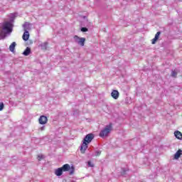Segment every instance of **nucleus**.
<instances>
[{
  "instance_id": "1",
  "label": "nucleus",
  "mask_w": 182,
  "mask_h": 182,
  "mask_svg": "<svg viewBox=\"0 0 182 182\" xmlns=\"http://www.w3.org/2000/svg\"><path fill=\"white\" fill-rule=\"evenodd\" d=\"M95 139V134L90 133L87 134L83 140H82V144H81L80 147V152L82 154H85L86 153V150H87V148L89 147L90 143H92V141Z\"/></svg>"
},
{
  "instance_id": "2",
  "label": "nucleus",
  "mask_w": 182,
  "mask_h": 182,
  "mask_svg": "<svg viewBox=\"0 0 182 182\" xmlns=\"http://www.w3.org/2000/svg\"><path fill=\"white\" fill-rule=\"evenodd\" d=\"M2 31L4 33H0V39H5L6 38V35H11L12 31H14V24L6 21L2 24Z\"/></svg>"
},
{
  "instance_id": "3",
  "label": "nucleus",
  "mask_w": 182,
  "mask_h": 182,
  "mask_svg": "<svg viewBox=\"0 0 182 182\" xmlns=\"http://www.w3.org/2000/svg\"><path fill=\"white\" fill-rule=\"evenodd\" d=\"M113 129V124L109 123L108 125H106L105 129L100 131V137H102V139H105L110 134V132H112Z\"/></svg>"
},
{
  "instance_id": "4",
  "label": "nucleus",
  "mask_w": 182,
  "mask_h": 182,
  "mask_svg": "<svg viewBox=\"0 0 182 182\" xmlns=\"http://www.w3.org/2000/svg\"><path fill=\"white\" fill-rule=\"evenodd\" d=\"M61 169L63 170V171H70V176H72L73 174H74L75 173V167L73 166H72L70 167V165H69L68 164H64L62 167H60Z\"/></svg>"
},
{
  "instance_id": "5",
  "label": "nucleus",
  "mask_w": 182,
  "mask_h": 182,
  "mask_svg": "<svg viewBox=\"0 0 182 182\" xmlns=\"http://www.w3.org/2000/svg\"><path fill=\"white\" fill-rule=\"evenodd\" d=\"M74 41L76 43L80 45V46H85V42H86L85 38H80L77 36H74Z\"/></svg>"
},
{
  "instance_id": "6",
  "label": "nucleus",
  "mask_w": 182,
  "mask_h": 182,
  "mask_svg": "<svg viewBox=\"0 0 182 182\" xmlns=\"http://www.w3.org/2000/svg\"><path fill=\"white\" fill-rule=\"evenodd\" d=\"M40 124H46L48 123V117L45 115H41L38 119Z\"/></svg>"
},
{
  "instance_id": "7",
  "label": "nucleus",
  "mask_w": 182,
  "mask_h": 182,
  "mask_svg": "<svg viewBox=\"0 0 182 182\" xmlns=\"http://www.w3.org/2000/svg\"><path fill=\"white\" fill-rule=\"evenodd\" d=\"M160 35H161V31H158L156 33L155 37L151 41L152 45H156V43L157 42V41H159V38H160Z\"/></svg>"
},
{
  "instance_id": "8",
  "label": "nucleus",
  "mask_w": 182,
  "mask_h": 182,
  "mask_svg": "<svg viewBox=\"0 0 182 182\" xmlns=\"http://www.w3.org/2000/svg\"><path fill=\"white\" fill-rule=\"evenodd\" d=\"M119 91L117 90H113L112 92H111V96L115 100H117L119 99Z\"/></svg>"
},
{
  "instance_id": "9",
  "label": "nucleus",
  "mask_w": 182,
  "mask_h": 182,
  "mask_svg": "<svg viewBox=\"0 0 182 182\" xmlns=\"http://www.w3.org/2000/svg\"><path fill=\"white\" fill-rule=\"evenodd\" d=\"M29 36H31V35L29 34V31L27 30H24V33L23 34V41H25V42H26V41H29Z\"/></svg>"
},
{
  "instance_id": "10",
  "label": "nucleus",
  "mask_w": 182,
  "mask_h": 182,
  "mask_svg": "<svg viewBox=\"0 0 182 182\" xmlns=\"http://www.w3.org/2000/svg\"><path fill=\"white\" fill-rule=\"evenodd\" d=\"M182 156V150L181 149H178L174 154L173 156V159L174 160H178L180 159V157H181Z\"/></svg>"
},
{
  "instance_id": "11",
  "label": "nucleus",
  "mask_w": 182,
  "mask_h": 182,
  "mask_svg": "<svg viewBox=\"0 0 182 182\" xmlns=\"http://www.w3.org/2000/svg\"><path fill=\"white\" fill-rule=\"evenodd\" d=\"M16 14L14 13V14H11L10 16H9V21H7V22H9V23H11V25H14V23L15 22V18H16Z\"/></svg>"
},
{
  "instance_id": "12",
  "label": "nucleus",
  "mask_w": 182,
  "mask_h": 182,
  "mask_svg": "<svg viewBox=\"0 0 182 182\" xmlns=\"http://www.w3.org/2000/svg\"><path fill=\"white\" fill-rule=\"evenodd\" d=\"M127 173H129L128 168H122L121 169V176L122 177H127Z\"/></svg>"
},
{
  "instance_id": "13",
  "label": "nucleus",
  "mask_w": 182,
  "mask_h": 182,
  "mask_svg": "<svg viewBox=\"0 0 182 182\" xmlns=\"http://www.w3.org/2000/svg\"><path fill=\"white\" fill-rule=\"evenodd\" d=\"M55 174L58 177H60V176H62V174H63V171L61 169V168H58L55 170Z\"/></svg>"
},
{
  "instance_id": "14",
  "label": "nucleus",
  "mask_w": 182,
  "mask_h": 182,
  "mask_svg": "<svg viewBox=\"0 0 182 182\" xmlns=\"http://www.w3.org/2000/svg\"><path fill=\"white\" fill-rule=\"evenodd\" d=\"M23 28L24 31H30L31 30V23H29L28 22H25L23 24Z\"/></svg>"
},
{
  "instance_id": "15",
  "label": "nucleus",
  "mask_w": 182,
  "mask_h": 182,
  "mask_svg": "<svg viewBox=\"0 0 182 182\" xmlns=\"http://www.w3.org/2000/svg\"><path fill=\"white\" fill-rule=\"evenodd\" d=\"M15 48H16V42H13L9 46L10 52L14 53L15 52Z\"/></svg>"
},
{
  "instance_id": "16",
  "label": "nucleus",
  "mask_w": 182,
  "mask_h": 182,
  "mask_svg": "<svg viewBox=\"0 0 182 182\" xmlns=\"http://www.w3.org/2000/svg\"><path fill=\"white\" fill-rule=\"evenodd\" d=\"M174 136L178 139V140H182V133L180 132V131H176L174 132Z\"/></svg>"
},
{
  "instance_id": "17",
  "label": "nucleus",
  "mask_w": 182,
  "mask_h": 182,
  "mask_svg": "<svg viewBox=\"0 0 182 182\" xmlns=\"http://www.w3.org/2000/svg\"><path fill=\"white\" fill-rule=\"evenodd\" d=\"M31 53V48L27 47L25 50L23 52L24 56H29V54Z\"/></svg>"
},
{
  "instance_id": "18",
  "label": "nucleus",
  "mask_w": 182,
  "mask_h": 182,
  "mask_svg": "<svg viewBox=\"0 0 182 182\" xmlns=\"http://www.w3.org/2000/svg\"><path fill=\"white\" fill-rule=\"evenodd\" d=\"M40 46L43 50H46L48 49V42L41 43Z\"/></svg>"
},
{
  "instance_id": "19",
  "label": "nucleus",
  "mask_w": 182,
  "mask_h": 182,
  "mask_svg": "<svg viewBox=\"0 0 182 182\" xmlns=\"http://www.w3.org/2000/svg\"><path fill=\"white\" fill-rule=\"evenodd\" d=\"M177 75H178V73L176 70H171V77H177Z\"/></svg>"
},
{
  "instance_id": "20",
  "label": "nucleus",
  "mask_w": 182,
  "mask_h": 182,
  "mask_svg": "<svg viewBox=\"0 0 182 182\" xmlns=\"http://www.w3.org/2000/svg\"><path fill=\"white\" fill-rule=\"evenodd\" d=\"M81 32H87L89 31V28H87V27H82L80 28Z\"/></svg>"
},
{
  "instance_id": "21",
  "label": "nucleus",
  "mask_w": 182,
  "mask_h": 182,
  "mask_svg": "<svg viewBox=\"0 0 182 182\" xmlns=\"http://www.w3.org/2000/svg\"><path fill=\"white\" fill-rule=\"evenodd\" d=\"M4 107H5V105L4 104V102H0V112H2Z\"/></svg>"
},
{
  "instance_id": "22",
  "label": "nucleus",
  "mask_w": 182,
  "mask_h": 182,
  "mask_svg": "<svg viewBox=\"0 0 182 182\" xmlns=\"http://www.w3.org/2000/svg\"><path fill=\"white\" fill-rule=\"evenodd\" d=\"M100 154H102V151H95V156H100Z\"/></svg>"
},
{
  "instance_id": "23",
  "label": "nucleus",
  "mask_w": 182,
  "mask_h": 182,
  "mask_svg": "<svg viewBox=\"0 0 182 182\" xmlns=\"http://www.w3.org/2000/svg\"><path fill=\"white\" fill-rule=\"evenodd\" d=\"M87 164L89 167H95V165L93 164H92V162L90 161H87Z\"/></svg>"
},
{
  "instance_id": "24",
  "label": "nucleus",
  "mask_w": 182,
  "mask_h": 182,
  "mask_svg": "<svg viewBox=\"0 0 182 182\" xmlns=\"http://www.w3.org/2000/svg\"><path fill=\"white\" fill-rule=\"evenodd\" d=\"M40 130H41V132H43V130H45V126H43L40 128Z\"/></svg>"
},
{
  "instance_id": "25",
  "label": "nucleus",
  "mask_w": 182,
  "mask_h": 182,
  "mask_svg": "<svg viewBox=\"0 0 182 182\" xmlns=\"http://www.w3.org/2000/svg\"><path fill=\"white\" fill-rule=\"evenodd\" d=\"M38 157H39V159L38 160H42V159H43V157L42 156H38Z\"/></svg>"
},
{
  "instance_id": "26",
  "label": "nucleus",
  "mask_w": 182,
  "mask_h": 182,
  "mask_svg": "<svg viewBox=\"0 0 182 182\" xmlns=\"http://www.w3.org/2000/svg\"><path fill=\"white\" fill-rule=\"evenodd\" d=\"M84 18H86V16H84Z\"/></svg>"
}]
</instances>
